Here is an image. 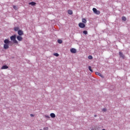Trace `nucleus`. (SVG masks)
Wrapping results in <instances>:
<instances>
[{
  "label": "nucleus",
  "mask_w": 130,
  "mask_h": 130,
  "mask_svg": "<svg viewBox=\"0 0 130 130\" xmlns=\"http://www.w3.org/2000/svg\"><path fill=\"white\" fill-rule=\"evenodd\" d=\"M94 117H97V115H94Z\"/></svg>",
  "instance_id": "nucleus-27"
},
{
  "label": "nucleus",
  "mask_w": 130,
  "mask_h": 130,
  "mask_svg": "<svg viewBox=\"0 0 130 130\" xmlns=\"http://www.w3.org/2000/svg\"><path fill=\"white\" fill-rule=\"evenodd\" d=\"M102 130H106L105 129H102Z\"/></svg>",
  "instance_id": "nucleus-28"
},
{
  "label": "nucleus",
  "mask_w": 130,
  "mask_h": 130,
  "mask_svg": "<svg viewBox=\"0 0 130 130\" xmlns=\"http://www.w3.org/2000/svg\"><path fill=\"white\" fill-rule=\"evenodd\" d=\"M82 21V22L84 24H86L87 23V20L85 18H83Z\"/></svg>",
  "instance_id": "nucleus-14"
},
{
  "label": "nucleus",
  "mask_w": 130,
  "mask_h": 130,
  "mask_svg": "<svg viewBox=\"0 0 130 130\" xmlns=\"http://www.w3.org/2000/svg\"><path fill=\"white\" fill-rule=\"evenodd\" d=\"M88 69H89V70L91 72H93V70H92V69H91V66H89V67H88Z\"/></svg>",
  "instance_id": "nucleus-17"
},
{
  "label": "nucleus",
  "mask_w": 130,
  "mask_h": 130,
  "mask_svg": "<svg viewBox=\"0 0 130 130\" xmlns=\"http://www.w3.org/2000/svg\"><path fill=\"white\" fill-rule=\"evenodd\" d=\"M121 19H122V20H123L124 21H125L127 20L126 18L124 16L122 17Z\"/></svg>",
  "instance_id": "nucleus-15"
},
{
  "label": "nucleus",
  "mask_w": 130,
  "mask_h": 130,
  "mask_svg": "<svg viewBox=\"0 0 130 130\" xmlns=\"http://www.w3.org/2000/svg\"><path fill=\"white\" fill-rule=\"evenodd\" d=\"M76 52H77L76 49H75V48H72L71 49V52L72 53H76Z\"/></svg>",
  "instance_id": "nucleus-6"
},
{
  "label": "nucleus",
  "mask_w": 130,
  "mask_h": 130,
  "mask_svg": "<svg viewBox=\"0 0 130 130\" xmlns=\"http://www.w3.org/2000/svg\"><path fill=\"white\" fill-rule=\"evenodd\" d=\"M18 29H19V27H14V30H15V31H18Z\"/></svg>",
  "instance_id": "nucleus-18"
},
{
  "label": "nucleus",
  "mask_w": 130,
  "mask_h": 130,
  "mask_svg": "<svg viewBox=\"0 0 130 130\" xmlns=\"http://www.w3.org/2000/svg\"><path fill=\"white\" fill-rule=\"evenodd\" d=\"M95 75H98V76H100V77H102V78H104L103 76L102 75V74H100V73H99V72H95Z\"/></svg>",
  "instance_id": "nucleus-11"
},
{
  "label": "nucleus",
  "mask_w": 130,
  "mask_h": 130,
  "mask_svg": "<svg viewBox=\"0 0 130 130\" xmlns=\"http://www.w3.org/2000/svg\"><path fill=\"white\" fill-rule=\"evenodd\" d=\"M103 111H104V112L107 111V109L106 108H103Z\"/></svg>",
  "instance_id": "nucleus-24"
},
{
  "label": "nucleus",
  "mask_w": 130,
  "mask_h": 130,
  "mask_svg": "<svg viewBox=\"0 0 130 130\" xmlns=\"http://www.w3.org/2000/svg\"><path fill=\"white\" fill-rule=\"evenodd\" d=\"M88 58L89 59H93V57L92 55H89L88 57Z\"/></svg>",
  "instance_id": "nucleus-19"
},
{
  "label": "nucleus",
  "mask_w": 130,
  "mask_h": 130,
  "mask_svg": "<svg viewBox=\"0 0 130 130\" xmlns=\"http://www.w3.org/2000/svg\"><path fill=\"white\" fill-rule=\"evenodd\" d=\"M13 9L14 10H17V8L16 6L14 5L13 7Z\"/></svg>",
  "instance_id": "nucleus-23"
},
{
  "label": "nucleus",
  "mask_w": 130,
  "mask_h": 130,
  "mask_svg": "<svg viewBox=\"0 0 130 130\" xmlns=\"http://www.w3.org/2000/svg\"><path fill=\"white\" fill-rule=\"evenodd\" d=\"M45 117L47 118H48V119L50 118V116H49V115H45Z\"/></svg>",
  "instance_id": "nucleus-22"
},
{
  "label": "nucleus",
  "mask_w": 130,
  "mask_h": 130,
  "mask_svg": "<svg viewBox=\"0 0 130 130\" xmlns=\"http://www.w3.org/2000/svg\"><path fill=\"white\" fill-rule=\"evenodd\" d=\"M57 42H58V43L59 44H62V41L61 40H58L57 41Z\"/></svg>",
  "instance_id": "nucleus-20"
},
{
  "label": "nucleus",
  "mask_w": 130,
  "mask_h": 130,
  "mask_svg": "<svg viewBox=\"0 0 130 130\" xmlns=\"http://www.w3.org/2000/svg\"><path fill=\"white\" fill-rule=\"evenodd\" d=\"M8 68H9V67H8V66H7V65H4V66H2L1 69H2V70H5V69H8Z\"/></svg>",
  "instance_id": "nucleus-7"
},
{
  "label": "nucleus",
  "mask_w": 130,
  "mask_h": 130,
  "mask_svg": "<svg viewBox=\"0 0 130 130\" xmlns=\"http://www.w3.org/2000/svg\"><path fill=\"white\" fill-rule=\"evenodd\" d=\"M68 13L70 15H73V11L71 10H68Z\"/></svg>",
  "instance_id": "nucleus-10"
},
{
  "label": "nucleus",
  "mask_w": 130,
  "mask_h": 130,
  "mask_svg": "<svg viewBox=\"0 0 130 130\" xmlns=\"http://www.w3.org/2000/svg\"><path fill=\"white\" fill-rule=\"evenodd\" d=\"M40 130H42V129H40Z\"/></svg>",
  "instance_id": "nucleus-29"
},
{
  "label": "nucleus",
  "mask_w": 130,
  "mask_h": 130,
  "mask_svg": "<svg viewBox=\"0 0 130 130\" xmlns=\"http://www.w3.org/2000/svg\"><path fill=\"white\" fill-rule=\"evenodd\" d=\"M92 11H93V12L96 15H100L101 13V12L99 10H98L94 8H92Z\"/></svg>",
  "instance_id": "nucleus-3"
},
{
  "label": "nucleus",
  "mask_w": 130,
  "mask_h": 130,
  "mask_svg": "<svg viewBox=\"0 0 130 130\" xmlns=\"http://www.w3.org/2000/svg\"><path fill=\"white\" fill-rule=\"evenodd\" d=\"M17 40H18L19 41H22V39H23V38L20 36H18L17 37Z\"/></svg>",
  "instance_id": "nucleus-5"
},
{
  "label": "nucleus",
  "mask_w": 130,
  "mask_h": 130,
  "mask_svg": "<svg viewBox=\"0 0 130 130\" xmlns=\"http://www.w3.org/2000/svg\"><path fill=\"white\" fill-rule=\"evenodd\" d=\"M16 35H14V36H12L10 37L11 40H12L14 44H18V42L16 40Z\"/></svg>",
  "instance_id": "nucleus-2"
},
{
  "label": "nucleus",
  "mask_w": 130,
  "mask_h": 130,
  "mask_svg": "<svg viewBox=\"0 0 130 130\" xmlns=\"http://www.w3.org/2000/svg\"><path fill=\"white\" fill-rule=\"evenodd\" d=\"M5 44L3 46V48H4L5 49H8L9 48V45L11 43V41H9V39H5L4 41Z\"/></svg>",
  "instance_id": "nucleus-1"
},
{
  "label": "nucleus",
  "mask_w": 130,
  "mask_h": 130,
  "mask_svg": "<svg viewBox=\"0 0 130 130\" xmlns=\"http://www.w3.org/2000/svg\"><path fill=\"white\" fill-rule=\"evenodd\" d=\"M53 55L55 56L58 57V56H59V54L57 53H54L53 54Z\"/></svg>",
  "instance_id": "nucleus-16"
},
{
  "label": "nucleus",
  "mask_w": 130,
  "mask_h": 130,
  "mask_svg": "<svg viewBox=\"0 0 130 130\" xmlns=\"http://www.w3.org/2000/svg\"><path fill=\"white\" fill-rule=\"evenodd\" d=\"M50 116L52 118H55L56 117L55 114L53 113H50Z\"/></svg>",
  "instance_id": "nucleus-9"
},
{
  "label": "nucleus",
  "mask_w": 130,
  "mask_h": 130,
  "mask_svg": "<svg viewBox=\"0 0 130 130\" xmlns=\"http://www.w3.org/2000/svg\"><path fill=\"white\" fill-rule=\"evenodd\" d=\"M119 56H120L121 57H122V58H124V55L123 54L122 52H119Z\"/></svg>",
  "instance_id": "nucleus-12"
},
{
  "label": "nucleus",
  "mask_w": 130,
  "mask_h": 130,
  "mask_svg": "<svg viewBox=\"0 0 130 130\" xmlns=\"http://www.w3.org/2000/svg\"><path fill=\"white\" fill-rule=\"evenodd\" d=\"M44 130H48V127H44L43 128Z\"/></svg>",
  "instance_id": "nucleus-25"
},
{
  "label": "nucleus",
  "mask_w": 130,
  "mask_h": 130,
  "mask_svg": "<svg viewBox=\"0 0 130 130\" xmlns=\"http://www.w3.org/2000/svg\"><path fill=\"white\" fill-rule=\"evenodd\" d=\"M83 34L87 35L88 34V31L84 30L83 31Z\"/></svg>",
  "instance_id": "nucleus-21"
},
{
  "label": "nucleus",
  "mask_w": 130,
  "mask_h": 130,
  "mask_svg": "<svg viewBox=\"0 0 130 130\" xmlns=\"http://www.w3.org/2000/svg\"><path fill=\"white\" fill-rule=\"evenodd\" d=\"M18 34L19 35V36H22L23 35V31L21 30H18Z\"/></svg>",
  "instance_id": "nucleus-8"
},
{
  "label": "nucleus",
  "mask_w": 130,
  "mask_h": 130,
  "mask_svg": "<svg viewBox=\"0 0 130 130\" xmlns=\"http://www.w3.org/2000/svg\"><path fill=\"white\" fill-rule=\"evenodd\" d=\"M29 5L35 6L36 5V3L35 2H31L29 3Z\"/></svg>",
  "instance_id": "nucleus-13"
},
{
  "label": "nucleus",
  "mask_w": 130,
  "mask_h": 130,
  "mask_svg": "<svg viewBox=\"0 0 130 130\" xmlns=\"http://www.w3.org/2000/svg\"><path fill=\"white\" fill-rule=\"evenodd\" d=\"M79 27L81 28H84L86 27V25L83 23L80 22L79 23Z\"/></svg>",
  "instance_id": "nucleus-4"
},
{
  "label": "nucleus",
  "mask_w": 130,
  "mask_h": 130,
  "mask_svg": "<svg viewBox=\"0 0 130 130\" xmlns=\"http://www.w3.org/2000/svg\"><path fill=\"white\" fill-rule=\"evenodd\" d=\"M30 116H31V117H34V115L32 114H30Z\"/></svg>",
  "instance_id": "nucleus-26"
}]
</instances>
